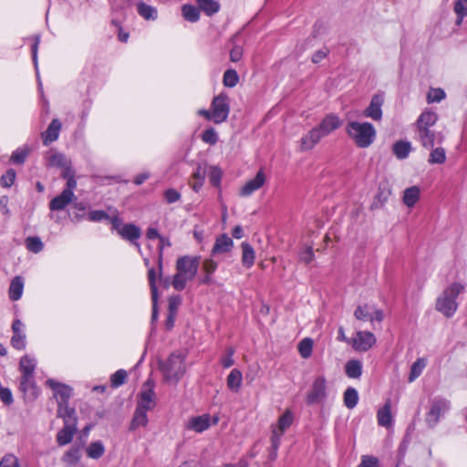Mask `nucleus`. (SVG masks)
Masks as SVG:
<instances>
[{
    "label": "nucleus",
    "instance_id": "ea45409f",
    "mask_svg": "<svg viewBox=\"0 0 467 467\" xmlns=\"http://www.w3.org/2000/svg\"><path fill=\"white\" fill-rule=\"evenodd\" d=\"M182 16L185 20L194 23L200 18L199 6L195 7L192 5H183L182 7Z\"/></svg>",
    "mask_w": 467,
    "mask_h": 467
},
{
    "label": "nucleus",
    "instance_id": "72a5a7b5",
    "mask_svg": "<svg viewBox=\"0 0 467 467\" xmlns=\"http://www.w3.org/2000/svg\"><path fill=\"white\" fill-rule=\"evenodd\" d=\"M206 171L201 165H199L192 175V181L190 182L192 189L198 192L203 185L205 180Z\"/></svg>",
    "mask_w": 467,
    "mask_h": 467
},
{
    "label": "nucleus",
    "instance_id": "13d9d810",
    "mask_svg": "<svg viewBox=\"0 0 467 467\" xmlns=\"http://www.w3.org/2000/svg\"><path fill=\"white\" fill-rule=\"evenodd\" d=\"M445 92L441 88H431L427 94L428 103L441 102L445 98Z\"/></svg>",
    "mask_w": 467,
    "mask_h": 467
},
{
    "label": "nucleus",
    "instance_id": "cd10ccee",
    "mask_svg": "<svg viewBox=\"0 0 467 467\" xmlns=\"http://www.w3.org/2000/svg\"><path fill=\"white\" fill-rule=\"evenodd\" d=\"M411 150V143L408 140H398L392 145V152L399 160L408 158Z\"/></svg>",
    "mask_w": 467,
    "mask_h": 467
},
{
    "label": "nucleus",
    "instance_id": "f03ea898",
    "mask_svg": "<svg viewBox=\"0 0 467 467\" xmlns=\"http://www.w3.org/2000/svg\"><path fill=\"white\" fill-rule=\"evenodd\" d=\"M159 368L166 382L177 384L186 372L185 356L172 352L167 359L159 362Z\"/></svg>",
    "mask_w": 467,
    "mask_h": 467
},
{
    "label": "nucleus",
    "instance_id": "4c0bfd02",
    "mask_svg": "<svg viewBox=\"0 0 467 467\" xmlns=\"http://www.w3.org/2000/svg\"><path fill=\"white\" fill-rule=\"evenodd\" d=\"M80 459V450L78 447L70 448L65 454L62 456V462L67 466L76 465Z\"/></svg>",
    "mask_w": 467,
    "mask_h": 467
},
{
    "label": "nucleus",
    "instance_id": "bb28decb",
    "mask_svg": "<svg viewBox=\"0 0 467 467\" xmlns=\"http://www.w3.org/2000/svg\"><path fill=\"white\" fill-rule=\"evenodd\" d=\"M77 431V425H65L57 434V442L59 446H64L71 442Z\"/></svg>",
    "mask_w": 467,
    "mask_h": 467
},
{
    "label": "nucleus",
    "instance_id": "8fccbe9b",
    "mask_svg": "<svg viewBox=\"0 0 467 467\" xmlns=\"http://www.w3.org/2000/svg\"><path fill=\"white\" fill-rule=\"evenodd\" d=\"M223 85L228 88L235 87L239 82V76L234 69H227L223 74Z\"/></svg>",
    "mask_w": 467,
    "mask_h": 467
},
{
    "label": "nucleus",
    "instance_id": "a211bd4d",
    "mask_svg": "<svg viewBox=\"0 0 467 467\" xmlns=\"http://www.w3.org/2000/svg\"><path fill=\"white\" fill-rule=\"evenodd\" d=\"M211 426V416L209 414H202L194 416L188 420L185 428L190 431L201 433Z\"/></svg>",
    "mask_w": 467,
    "mask_h": 467
},
{
    "label": "nucleus",
    "instance_id": "774afa93",
    "mask_svg": "<svg viewBox=\"0 0 467 467\" xmlns=\"http://www.w3.org/2000/svg\"><path fill=\"white\" fill-rule=\"evenodd\" d=\"M163 196L167 203H174L180 201L182 197L181 193L172 188L166 190L163 193Z\"/></svg>",
    "mask_w": 467,
    "mask_h": 467
},
{
    "label": "nucleus",
    "instance_id": "412c9836",
    "mask_svg": "<svg viewBox=\"0 0 467 467\" xmlns=\"http://www.w3.org/2000/svg\"><path fill=\"white\" fill-rule=\"evenodd\" d=\"M438 121V115L431 110H424L419 116L416 122V132L421 131V129H432Z\"/></svg>",
    "mask_w": 467,
    "mask_h": 467
},
{
    "label": "nucleus",
    "instance_id": "f704fd0d",
    "mask_svg": "<svg viewBox=\"0 0 467 467\" xmlns=\"http://www.w3.org/2000/svg\"><path fill=\"white\" fill-rule=\"evenodd\" d=\"M420 189L417 186L407 188L403 193V202L408 207H413L420 199Z\"/></svg>",
    "mask_w": 467,
    "mask_h": 467
},
{
    "label": "nucleus",
    "instance_id": "79ce46f5",
    "mask_svg": "<svg viewBox=\"0 0 467 467\" xmlns=\"http://www.w3.org/2000/svg\"><path fill=\"white\" fill-rule=\"evenodd\" d=\"M223 171L218 166H210L208 168V177L210 183L221 191V182Z\"/></svg>",
    "mask_w": 467,
    "mask_h": 467
},
{
    "label": "nucleus",
    "instance_id": "a878e982",
    "mask_svg": "<svg viewBox=\"0 0 467 467\" xmlns=\"http://www.w3.org/2000/svg\"><path fill=\"white\" fill-rule=\"evenodd\" d=\"M234 245L233 240L227 234H222L216 238L215 244L212 249V254L229 252Z\"/></svg>",
    "mask_w": 467,
    "mask_h": 467
},
{
    "label": "nucleus",
    "instance_id": "7ed1b4c3",
    "mask_svg": "<svg viewBox=\"0 0 467 467\" xmlns=\"http://www.w3.org/2000/svg\"><path fill=\"white\" fill-rule=\"evenodd\" d=\"M346 132L359 148L369 147L376 139L377 131L369 122L349 121Z\"/></svg>",
    "mask_w": 467,
    "mask_h": 467
},
{
    "label": "nucleus",
    "instance_id": "6e6d98bb",
    "mask_svg": "<svg viewBox=\"0 0 467 467\" xmlns=\"http://www.w3.org/2000/svg\"><path fill=\"white\" fill-rule=\"evenodd\" d=\"M108 222L111 224L112 229L116 230L119 234V230H121L123 225L122 219L119 217V212L116 209L110 211Z\"/></svg>",
    "mask_w": 467,
    "mask_h": 467
},
{
    "label": "nucleus",
    "instance_id": "5701e85b",
    "mask_svg": "<svg viewBox=\"0 0 467 467\" xmlns=\"http://www.w3.org/2000/svg\"><path fill=\"white\" fill-rule=\"evenodd\" d=\"M57 416L62 418L65 425H77L76 410L68 406V402H59L57 404Z\"/></svg>",
    "mask_w": 467,
    "mask_h": 467
},
{
    "label": "nucleus",
    "instance_id": "e433bc0d",
    "mask_svg": "<svg viewBox=\"0 0 467 467\" xmlns=\"http://www.w3.org/2000/svg\"><path fill=\"white\" fill-rule=\"evenodd\" d=\"M344 405L348 409H354L358 402V393L355 388L348 387L343 396Z\"/></svg>",
    "mask_w": 467,
    "mask_h": 467
},
{
    "label": "nucleus",
    "instance_id": "0eeeda50",
    "mask_svg": "<svg viewBox=\"0 0 467 467\" xmlns=\"http://www.w3.org/2000/svg\"><path fill=\"white\" fill-rule=\"evenodd\" d=\"M451 409V402L443 398L436 397L431 402L425 421L430 428H434L442 417Z\"/></svg>",
    "mask_w": 467,
    "mask_h": 467
},
{
    "label": "nucleus",
    "instance_id": "20e7f679",
    "mask_svg": "<svg viewBox=\"0 0 467 467\" xmlns=\"http://www.w3.org/2000/svg\"><path fill=\"white\" fill-rule=\"evenodd\" d=\"M464 291V285L460 283H452L445 288L437 298L436 309L446 317H451L458 309L456 301L458 296Z\"/></svg>",
    "mask_w": 467,
    "mask_h": 467
},
{
    "label": "nucleus",
    "instance_id": "7c9ffc66",
    "mask_svg": "<svg viewBox=\"0 0 467 467\" xmlns=\"http://www.w3.org/2000/svg\"><path fill=\"white\" fill-rule=\"evenodd\" d=\"M148 423V412L136 408L130 424V431H135L140 427H146Z\"/></svg>",
    "mask_w": 467,
    "mask_h": 467
},
{
    "label": "nucleus",
    "instance_id": "ddd939ff",
    "mask_svg": "<svg viewBox=\"0 0 467 467\" xmlns=\"http://www.w3.org/2000/svg\"><path fill=\"white\" fill-rule=\"evenodd\" d=\"M384 104L383 94H375L372 96L369 105L364 109L363 116L369 118L375 121H379L382 119V106Z\"/></svg>",
    "mask_w": 467,
    "mask_h": 467
},
{
    "label": "nucleus",
    "instance_id": "e2e57ef3",
    "mask_svg": "<svg viewBox=\"0 0 467 467\" xmlns=\"http://www.w3.org/2000/svg\"><path fill=\"white\" fill-rule=\"evenodd\" d=\"M235 353V349L233 347H229L226 349V354L222 357L221 364L224 368H228L234 364V355Z\"/></svg>",
    "mask_w": 467,
    "mask_h": 467
},
{
    "label": "nucleus",
    "instance_id": "393cba45",
    "mask_svg": "<svg viewBox=\"0 0 467 467\" xmlns=\"http://www.w3.org/2000/svg\"><path fill=\"white\" fill-rule=\"evenodd\" d=\"M75 198V195H71L64 191L49 202V209L51 211H60L65 209Z\"/></svg>",
    "mask_w": 467,
    "mask_h": 467
},
{
    "label": "nucleus",
    "instance_id": "3c124183",
    "mask_svg": "<svg viewBox=\"0 0 467 467\" xmlns=\"http://www.w3.org/2000/svg\"><path fill=\"white\" fill-rule=\"evenodd\" d=\"M29 153V149L25 146L16 149L11 155V161L15 164H23Z\"/></svg>",
    "mask_w": 467,
    "mask_h": 467
},
{
    "label": "nucleus",
    "instance_id": "f3484780",
    "mask_svg": "<svg viewBox=\"0 0 467 467\" xmlns=\"http://www.w3.org/2000/svg\"><path fill=\"white\" fill-rule=\"evenodd\" d=\"M62 129V123L58 119H54L48 125L47 129L41 133L43 144L48 146L54 141L58 140L60 131Z\"/></svg>",
    "mask_w": 467,
    "mask_h": 467
},
{
    "label": "nucleus",
    "instance_id": "9d476101",
    "mask_svg": "<svg viewBox=\"0 0 467 467\" xmlns=\"http://www.w3.org/2000/svg\"><path fill=\"white\" fill-rule=\"evenodd\" d=\"M416 134L418 140L425 149H432L435 145L441 144L444 140L443 134L433 129H421V131Z\"/></svg>",
    "mask_w": 467,
    "mask_h": 467
},
{
    "label": "nucleus",
    "instance_id": "0e129e2a",
    "mask_svg": "<svg viewBox=\"0 0 467 467\" xmlns=\"http://www.w3.org/2000/svg\"><path fill=\"white\" fill-rule=\"evenodd\" d=\"M0 467H21L18 458L14 454H5L0 461Z\"/></svg>",
    "mask_w": 467,
    "mask_h": 467
},
{
    "label": "nucleus",
    "instance_id": "39448f33",
    "mask_svg": "<svg viewBox=\"0 0 467 467\" xmlns=\"http://www.w3.org/2000/svg\"><path fill=\"white\" fill-rule=\"evenodd\" d=\"M294 420L293 413L286 410L279 419L276 426L272 427L271 435V451L270 457L272 460L277 457V451L281 443V439L285 431L292 425Z\"/></svg>",
    "mask_w": 467,
    "mask_h": 467
},
{
    "label": "nucleus",
    "instance_id": "2f4dec72",
    "mask_svg": "<svg viewBox=\"0 0 467 467\" xmlns=\"http://www.w3.org/2000/svg\"><path fill=\"white\" fill-rule=\"evenodd\" d=\"M24 291V280L21 276L13 278L9 287V297L13 301H17L21 298Z\"/></svg>",
    "mask_w": 467,
    "mask_h": 467
},
{
    "label": "nucleus",
    "instance_id": "9b49d317",
    "mask_svg": "<svg viewBox=\"0 0 467 467\" xmlns=\"http://www.w3.org/2000/svg\"><path fill=\"white\" fill-rule=\"evenodd\" d=\"M266 182V175L263 169H260L255 176L248 180L239 190L241 197H249L256 191L260 190Z\"/></svg>",
    "mask_w": 467,
    "mask_h": 467
},
{
    "label": "nucleus",
    "instance_id": "1a4fd4ad",
    "mask_svg": "<svg viewBox=\"0 0 467 467\" xmlns=\"http://www.w3.org/2000/svg\"><path fill=\"white\" fill-rule=\"evenodd\" d=\"M327 398V379L318 376L313 381L311 389L306 395V403L314 405L322 402Z\"/></svg>",
    "mask_w": 467,
    "mask_h": 467
},
{
    "label": "nucleus",
    "instance_id": "423d86ee",
    "mask_svg": "<svg viewBox=\"0 0 467 467\" xmlns=\"http://www.w3.org/2000/svg\"><path fill=\"white\" fill-rule=\"evenodd\" d=\"M154 389V381L151 379H148L138 394L137 409L148 412L156 407L157 398Z\"/></svg>",
    "mask_w": 467,
    "mask_h": 467
},
{
    "label": "nucleus",
    "instance_id": "6e6552de",
    "mask_svg": "<svg viewBox=\"0 0 467 467\" xmlns=\"http://www.w3.org/2000/svg\"><path fill=\"white\" fill-rule=\"evenodd\" d=\"M211 109L213 115V122L215 124L224 122L230 112L228 96L225 93H220L218 96L214 97L211 104Z\"/></svg>",
    "mask_w": 467,
    "mask_h": 467
},
{
    "label": "nucleus",
    "instance_id": "aec40b11",
    "mask_svg": "<svg viewBox=\"0 0 467 467\" xmlns=\"http://www.w3.org/2000/svg\"><path fill=\"white\" fill-rule=\"evenodd\" d=\"M119 235L123 239L128 240V241L131 242L132 244H134L135 246L137 247L138 251L140 253L141 252L140 245L137 242V240L141 235V232H140V229L137 225H135L133 223L124 224L122 226L121 230H119Z\"/></svg>",
    "mask_w": 467,
    "mask_h": 467
},
{
    "label": "nucleus",
    "instance_id": "c756f323",
    "mask_svg": "<svg viewBox=\"0 0 467 467\" xmlns=\"http://www.w3.org/2000/svg\"><path fill=\"white\" fill-rule=\"evenodd\" d=\"M362 369V362L358 359H350L345 365V373L349 379H359Z\"/></svg>",
    "mask_w": 467,
    "mask_h": 467
},
{
    "label": "nucleus",
    "instance_id": "bf43d9fd",
    "mask_svg": "<svg viewBox=\"0 0 467 467\" xmlns=\"http://www.w3.org/2000/svg\"><path fill=\"white\" fill-rule=\"evenodd\" d=\"M127 379V372L124 369H119L113 373L110 377V382L112 387L118 388L124 384Z\"/></svg>",
    "mask_w": 467,
    "mask_h": 467
},
{
    "label": "nucleus",
    "instance_id": "473e14b6",
    "mask_svg": "<svg viewBox=\"0 0 467 467\" xmlns=\"http://www.w3.org/2000/svg\"><path fill=\"white\" fill-rule=\"evenodd\" d=\"M242 247V264L245 268H251L255 260L254 248L248 243H243Z\"/></svg>",
    "mask_w": 467,
    "mask_h": 467
},
{
    "label": "nucleus",
    "instance_id": "b1692460",
    "mask_svg": "<svg viewBox=\"0 0 467 467\" xmlns=\"http://www.w3.org/2000/svg\"><path fill=\"white\" fill-rule=\"evenodd\" d=\"M377 419L379 426L386 428L391 427L393 420L391 415V402L389 400L378 410Z\"/></svg>",
    "mask_w": 467,
    "mask_h": 467
},
{
    "label": "nucleus",
    "instance_id": "dca6fc26",
    "mask_svg": "<svg viewBox=\"0 0 467 467\" xmlns=\"http://www.w3.org/2000/svg\"><path fill=\"white\" fill-rule=\"evenodd\" d=\"M324 138L318 128L316 126L311 129L300 140V150L307 151L312 150Z\"/></svg>",
    "mask_w": 467,
    "mask_h": 467
},
{
    "label": "nucleus",
    "instance_id": "c03bdc74",
    "mask_svg": "<svg viewBox=\"0 0 467 467\" xmlns=\"http://www.w3.org/2000/svg\"><path fill=\"white\" fill-rule=\"evenodd\" d=\"M426 365L427 362L425 358H418L410 368V372L408 379L409 382H413L417 378H419Z\"/></svg>",
    "mask_w": 467,
    "mask_h": 467
},
{
    "label": "nucleus",
    "instance_id": "603ef678",
    "mask_svg": "<svg viewBox=\"0 0 467 467\" xmlns=\"http://www.w3.org/2000/svg\"><path fill=\"white\" fill-rule=\"evenodd\" d=\"M371 310L372 306L369 305L358 306L354 312V316L358 320L369 321Z\"/></svg>",
    "mask_w": 467,
    "mask_h": 467
},
{
    "label": "nucleus",
    "instance_id": "69168bd1",
    "mask_svg": "<svg viewBox=\"0 0 467 467\" xmlns=\"http://www.w3.org/2000/svg\"><path fill=\"white\" fill-rule=\"evenodd\" d=\"M35 388L33 375L22 374L20 379V389L24 392Z\"/></svg>",
    "mask_w": 467,
    "mask_h": 467
},
{
    "label": "nucleus",
    "instance_id": "338daca9",
    "mask_svg": "<svg viewBox=\"0 0 467 467\" xmlns=\"http://www.w3.org/2000/svg\"><path fill=\"white\" fill-rule=\"evenodd\" d=\"M357 467H379V462L377 457L363 455L360 463Z\"/></svg>",
    "mask_w": 467,
    "mask_h": 467
},
{
    "label": "nucleus",
    "instance_id": "49530a36",
    "mask_svg": "<svg viewBox=\"0 0 467 467\" xmlns=\"http://www.w3.org/2000/svg\"><path fill=\"white\" fill-rule=\"evenodd\" d=\"M137 7H138V13L144 19L154 20L157 17V10L154 7L148 5L144 3H139Z\"/></svg>",
    "mask_w": 467,
    "mask_h": 467
},
{
    "label": "nucleus",
    "instance_id": "4468645a",
    "mask_svg": "<svg viewBox=\"0 0 467 467\" xmlns=\"http://www.w3.org/2000/svg\"><path fill=\"white\" fill-rule=\"evenodd\" d=\"M25 325L18 318L15 319L12 324L13 336L11 337V345L14 348L22 350L26 346V337L24 332Z\"/></svg>",
    "mask_w": 467,
    "mask_h": 467
},
{
    "label": "nucleus",
    "instance_id": "4d7b16f0",
    "mask_svg": "<svg viewBox=\"0 0 467 467\" xmlns=\"http://www.w3.org/2000/svg\"><path fill=\"white\" fill-rule=\"evenodd\" d=\"M201 137L202 141L209 145H214L218 141V134L213 128L205 130Z\"/></svg>",
    "mask_w": 467,
    "mask_h": 467
},
{
    "label": "nucleus",
    "instance_id": "a19ab883",
    "mask_svg": "<svg viewBox=\"0 0 467 467\" xmlns=\"http://www.w3.org/2000/svg\"><path fill=\"white\" fill-rule=\"evenodd\" d=\"M36 366V359L28 355H25L20 359V370L22 374L33 375Z\"/></svg>",
    "mask_w": 467,
    "mask_h": 467
},
{
    "label": "nucleus",
    "instance_id": "4be33fe9",
    "mask_svg": "<svg viewBox=\"0 0 467 467\" xmlns=\"http://www.w3.org/2000/svg\"><path fill=\"white\" fill-rule=\"evenodd\" d=\"M44 159L46 161V164L48 167H57L61 168L67 165L69 161L66 158V156L58 152L55 149H50L47 150L44 156Z\"/></svg>",
    "mask_w": 467,
    "mask_h": 467
},
{
    "label": "nucleus",
    "instance_id": "58836bf2",
    "mask_svg": "<svg viewBox=\"0 0 467 467\" xmlns=\"http://www.w3.org/2000/svg\"><path fill=\"white\" fill-rule=\"evenodd\" d=\"M428 162L430 164H443L446 161V151L442 147H436L431 149Z\"/></svg>",
    "mask_w": 467,
    "mask_h": 467
},
{
    "label": "nucleus",
    "instance_id": "f257e3e1",
    "mask_svg": "<svg viewBox=\"0 0 467 467\" xmlns=\"http://www.w3.org/2000/svg\"><path fill=\"white\" fill-rule=\"evenodd\" d=\"M200 257L184 255L178 258L176 274L173 276L172 286L177 291H182L187 283L196 275L199 268Z\"/></svg>",
    "mask_w": 467,
    "mask_h": 467
},
{
    "label": "nucleus",
    "instance_id": "864d4df0",
    "mask_svg": "<svg viewBox=\"0 0 467 467\" xmlns=\"http://www.w3.org/2000/svg\"><path fill=\"white\" fill-rule=\"evenodd\" d=\"M157 273L154 267H149L148 269V280L150 287L151 297L156 300L158 297V289L156 285Z\"/></svg>",
    "mask_w": 467,
    "mask_h": 467
},
{
    "label": "nucleus",
    "instance_id": "c85d7f7f",
    "mask_svg": "<svg viewBox=\"0 0 467 467\" xmlns=\"http://www.w3.org/2000/svg\"><path fill=\"white\" fill-rule=\"evenodd\" d=\"M243 382V375L242 372L238 368H234L231 370L229 375L227 376L226 383L228 389L233 392H238L242 386Z\"/></svg>",
    "mask_w": 467,
    "mask_h": 467
},
{
    "label": "nucleus",
    "instance_id": "09e8293b",
    "mask_svg": "<svg viewBox=\"0 0 467 467\" xmlns=\"http://www.w3.org/2000/svg\"><path fill=\"white\" fill-rule=\"evenodd\" d=\"M454 12L457 15V25H461L467 16V0H458L454 5Z\"/></svg>",
    "mask_w": 467,
    "mask_h": 467
},
{
    "label": "nucleus",
    "instance_id": "c9c22d12",
    "mask_svg": "<svg viewBox=\"0 0 467 467\" xmlns=\"http://www.w3.org/2000/svg\"><path fill=\"white\" fill-rule=\"evenodd\" d=\"M199 9L211 16L220 10V4L215 0H196Z\"/></svg>",
    "mask_w": 467,
    "mask_h": 467
},
{
    "label": "nucleus",
    "instance_id": "a18cd8bd",
    "mask_svg": "<svg viewBox=\"0 0 467 467\" xmlns=\"http://www.w3.org/2000/svg\"><path fill=\"white\" fill-rule=\"evenodd\" d=\"M26 247L28 251L37 254L44 248L41 239L37 236H28L25 241Z\"/></svg>",
    "mask_w": 467,
    "mask_h": 467
},
{
    "label": "nucleus",
    "instance_id": "37998d69",
    "mask_svg": "<svg viewBox=\"0 0 467 467\" xmlns=\"http://www.w3.org/2000/svg\"><path fill=\"white\" fill-rule=\"evenodd\" d=\"M87 455L91 459H99L105 452V447L99 441L91 442L86 450Z\"/></svg>",
    "mask_w": 467,
    "mask_h": 467
},
{
    "label": "nucleus",
    "instance_id": "5fc2aeb1",
    "mask_svg": "<svg viewBox=\"0 0 467 467\" xmlns=\"http://www.w3.org/2000/svg\"><path fill=\"white\" fill-rule=\"evenodd\" d=\"M160 244H159V256H158V275L161 277L162 275V259H163V248L164 246H170V242L165 239L163 236L159 237Z\"/></svg>",
    "mask_w": 467,
    "mask_h": 467
},
{
    "label": "nucleus",
    "instance_id": "2eb2a0df",
    "mask_svg": "<svg viewBox=\"0 0 467 467\" xmlns=\"http://www.w3.org/2000/svg\"><path fill=\"white\" fill-rule=\"evenodd\" d=\"M47 385L54 391V396L57 400V404L59 402H68L72 395V389L69 386L52 379L47 380Z\"/></svg>",
    "mask_w": 467,
    "mask_h": 467
},
{
    "label": "nucleus",
    "instance_id": "052dcab7",
    "mask_svg": "<svg viewBox=\"0 0 467 467\" xmlns=\"http://www.w3.org/2000/svg\"><path fill=\"white\" fill-rule=\"evenodd\" d=\"M16 180V171L14 169H9L0 178V184L4 188H9L13 185Z\"/></svg>",
    "mask_w": 467,
    "mask_h": 467
},
{
    "label": "nucleus",
    "instance_id": "680f3d73",
    "mask_svg": "<svg viewBox=\"0 0 467 467\" xmlns=\"http://www.w3.org/2000/svg\"><path fill=\"white\" fill-rule=\"evenodd\" d=\"M109 213L102 210H93L88 213V220L94 223L108 221Z\"/></svg>",
    "mask_w": 467,
    "mask_h": 467
},
{
    "label": "nucleus",
    "instance_id": "f8f14e48",
    "mask_svg": "<svg viewBox=\"0 0 467 467\" xmlns=\"http://www.w3.org/2000/svg\"><path fill=\"white\" fill-rule=\"evenodd\" d=\"M376 337L368 331H358L352 338V347L355 350L365 352L376 344Z\"/></svg>",
    "mask_w": 467,
    "mask_h": 467
},
{
    "label": "nucleus",
    "instance_id": "6ab92c4d",
    "mask_svg": "<svg viewBox=\"0 0 467 467\" xmlns=\"http://www.w3.org/2000/svg\"><path fill=\"white\" fill-rule=\"evenodd\" d=\"M342 125L340 118L335 114L327 115L317 127L324 137L337 130Z\"/></svg>",
    "mask_w": 467,
    "mask_h": 467
},
{
    "label": "nucleus",
    "instance_id": "de8ad7c7",
    "mask_svg": "<svg viewBox=\"0 0 467 467\" xmlns=\"http://www.w3.org/2000/svg\"><path fill=\"white\" fill-rule=\"evenodd\" d=\"M313 350V340L311 338H304L298 344V351L303 358H308Z\"/></svg>",
    "mask_w": 467,
    "mask_h": 467
}]
</instances>
